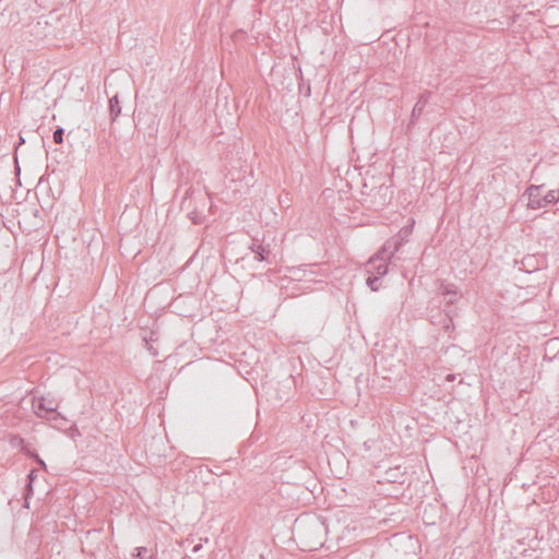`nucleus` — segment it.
<instances>
[{
	"instance_id": "39448f33",
	"label": "nucleus",
	"mask_w": 559,
	"mask_h": 559,
	"mask_svg": "<svg viewBox=\"0 0 559 559\" xmlns=\"http://www.w3.org/2000/svg\"><path fill=\"white\" fill-rule=\"evenodd\" d=\"M250 249L255 254L258 261H269V257L271 255L270 245H264L263 241L253 239Z\"/></svg>"
},
{
	"instance_id": "ddd939ff",
	"label": "nucleus",
	"mask_w": 559,
	"mask_h": 559,
	"mask_svg": "<svg viewBox=\"0 0 559 559\" xmlns=\"http://www.w3.org/2000/svg\"><path fill=\"white\" fill-rule=\"evenodd\" d=\"M201 548H202V545H201V544H198V545H195V546L192 548V552H193V554H195V552H198Z\"/></svg>"
},
{
	"instance_id": "f3484780",
	"label": "nucleus",
	"mask_w": 559,
	"mask_h": 559,
	"mask_svg": "<svg viewBox=\"0 0 559 559\" xmlns=\"http://www.w3.org/2000/svg\"><path fill=\"white\" fill-rule=\"evenodd\" d=\"M38 462H39V465H43V466H45V463H44V461L39 460Z\"/></svg>"
},
{
	"instance_id": "dca6fc26",
	"label": "nucleus",
	"mask_w": 559,
	"mask_h": 559,
	"mask_svg": "<svg viewBox=\"0 0 559 559\" xmlns=\"http://www.w3.org/2000/svg\"><path fill=\"white\" fill-rule=\"evenodd\" d=\"M445 313H447V316L450 318V320H452V317H451V310H450V309H445Z\"/></svg>"
},
{
	"instance_id": "9d476101",
	"label": "nucleus",
	"mask_w": 559,
	"mask_h": 559,
	"mask_svg": "<svg viewBox=\"0 0 559 559\" xmlns=\"http://www.w3.org/2000/svg\"><path fill=\"white\" fill-rule=\"evenodd\" d=\"M147 548L146 547H136L134 548L131 559H153V556L146 557Z\"/></svg>"
},
{
	"instance_id": "20e7f679",
	"label": "nucleus",
	"mask_w": 559,
	"mask_h": 559,
	"mask_svg": "<svg viewBox=\"0 0 559 559\" xmlns=\"http://www.w3.org/2000/svg\"><path fill=\"white\" fill-rule=\"evenodd\" d=\"M540 186L531 185L525 191V194L528 199L527 206L532 210L544 207L543 197L540 195Z\"/></svg>"
},
{
	"instance_id": "0eeeda50",
	"label": "nucleus",
	"mask_w": 559,
	"mask_h": 559,
	"mask_svg": "<svg viewBox=\"0 0 559 559\" xmlns=\"http://www.w3.org/2000/svg\"><path fill=\"white\" fill-rule=\"evenodd\" d=\"M441 293L448 297L447 299V306L454 305L459 297H461V294H459L457 288L454 284H445L441 285Z\"/></svg>"
},
{
	"instance_id": "2eb2a0df",
	"label": "nucleus",
	"mask_w": 559,
	"mask_h": 559,
	"mask_svg": "<svg viewBox=\"0 0 559 559\" xmlns=\"http://www.w3.org/2000/svg\"><path fill=\"white\" fill-rule=\"evenodd\" d=\"M454 378H455V376H454V374H448V376H447V380H448V381H453V380H454Z\"/></svg>"
},
{
	"instance_id": "423d86ee",
	"label": "nucleus",
	"mask_w": 559,
	"mask_h": 559,
	"mask_svg": "<svg viewBox=\"0 0 559 559\" xmlns=\"http://www.w3.org/2000/svg\"><path fill=\"white\" fill-rule=\"evenodd\" d=\"M430 95H431L430 92L420 94L418 100L416 102V104L412 110L411 123H415L418 120V118L423 114L427 103L429 102Z\"/></svg>"
},
{
	"instance_id": "f03ea898",
	"label": "nucleus",
	"mask_w": 559,
	"mask_h": 559,
	"mask_svg": "<svg viewBox=\"0 0 559 559\" xmlns=\"http://www.w3.org/2000/svg\"><path fill=\"white\" fill-rule=\"evenodd\" d=\"M399 250V243H395L394 249L386 254V247L384 246L373 257H371L366 263V272L373 274L381 278L388 273V261L392 259L394 253Z\"/></svg>"
},
{
	"instance_id": "1a4fd4ad",
	"label": "nucleus",
	"mask_w": 559,
	"mask_h": 559,
	"mask_svg": "<svg viewBox=\"0 0 559 559\" xmlns=\"http://www.w3.org/2000/svg\"><path fill=\"white\" fill-rule=\"evenodd\" d=\"M366 284L372 292H377L380 288V278H379V276L369 274V276L366 280Z\"/></svg>"
},
{
	"instance_id": "f8f14e48",
	"label": "nucleus",
	"mask_w": 559,
	"mask_h": 559,
	"mask_svg": "<svg viewBox=\"0 0 559 559\" xmlns=\"http://www.w3.org/2000/svg\"><path fill=\"white\" fill-rule=\"evenodd\" d=\"M63 135H64V130L63 128L61 127H58L55 131H53V142L56 144H62L63 143Z\"/></svg>"
},
{
	"instance_id": "6e6552de",
	"label": "nucleus",
	"mask_w": 559,
	"mask_h": 559,
	"mask_svg": "<svg viewBox=\"0 0 559 559\" xmlns=\"http://www.w3.org/2000/svg\"><path fill=\"white\" fill-rule=\"evenodd\" d=\"M109 112L112 121H115L121 114L118 95H115L109 99Z\"/></svg>"
},
{
	"instance_id": "4468645a",
	"label": "nucleus",
	"mask_w": 559,
	"mask_h": 559,
	"mask_svg": "<svg viewBox=\"0 0 559 559\" xmlns=\"http://www.w3.org/2000/svg\"><path fill=\"white\" fill-rule=\"evenodd\" d=\"M24 142H25V141H24V138H23V136H20V141H19V144H17V146L15 147V150H17V147H19L20 145H22Z\"/></svg>"
},
{
	"instance_id": "9b49d317",
	"label": "nucleus",
	"mask_w": 559,
	"mask_h": 559,
	"mask_svg": "<svg viewBox=\"0 0 559 559\" xmlns=\"http://www.w3.org/2000/svg\"><path fill=\"white\" fill-rule=\"evenodd\" d=\"M559 198L556 195V191L555 190H550L546 193L545 197H543V201H544V206L548 205V204H552V203H556L557 200Z\"/></svg>"
},
{
	"instance_id": "f257e3e1",
	"label": "nucleus",
	"mask_w": 559,
	"mask_h": 559,
	"mask_svg": "<svg viewBox=\"0 0 559 559\" xmlns=\"http://www.w3.org/2000/svg\"><path fill=\"white\" fill-rule=\"evenodd\" d=\"M293 533L304 550L313 551L323 546L326 526L320 516H301L295 521Z\"/></svg>"
},
{
	"instance_id": "7ed1b4c3",
	"label": "nucleus",
	"mask_w": 559,
	"mask_h": 559,
	"mask_svg": "<svg viewBox=\"0 0 559 559\" xmlns=\"http://www.w3.org/2000/svg\"><path fill=\"white\" fill-rule=\"evenodd\" d=\"M32 406L35 415L44 419H57L60 414L57 412L58 403L44 396H34Z\"/></svg>"
}]
</instances>
